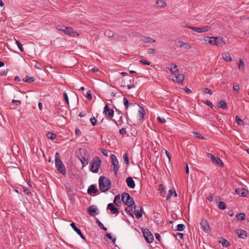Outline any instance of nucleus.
Returning a JSON list of instances; mask_svg holds the SVG:
<instances>
[{
	"instance_id": "680f3d73",
	"label": "nucleus",
	"mask_w": 249,
	"mask_h": 249,
	"mask_svg": "<svg viewBox=\"0 0 249 249\" xmlns=\"http://www.w3.org/2000/svg\"><path fill=\"white\" fill-rule=\"evenodd\" d=\"M119 132L121 135H124V134H126V131L125 130V128H122L120 130Z\"/></svg>"
},
{
	"instance_id": "f03ea898",
	"label": "nucleus",
	"mask_w": 249,
	"mask_h": 249,
	"mask_svg": "<svg viewBox=\"0 0 249 249\" xmlns=\"http://www.w3.org/2000/svg\"><path fill=\"white\" fill-rule=\"evenodd\" d=\"M122 200L124 204L128 207H134L135 208V203L132 197L129 194L124 193L122 195Z\"/></svg>"
},
{
	"instance_id": "3c124183",
	"label": "nucleus",
	"mask_w": 249,
	"mask_h": 249,
	"mask_svg": "<svg viewBox=\"0 0 249 249\" xmlns=\"http://www.w3.org/2000/svg\"><path fill=\"white\" fill-rule=\"evenodd\" d=\"M233 89L234 91L238 92L240 89L239 86L238 84L234 83L233 85Z\"/></svg>"
},
{
	"instance_id": "0e129e2a",
	"label": "nucleus",
	"mask_w": 249,
	"mask_h": 249,
	"mask_svg": "<svg viewBox=\"0 0 249 249\" xmlns=\"http://www.w3.org/2000/svg\"><path fill=\"white\" fill-rule=\"evenodd\" d=\"M60 155L58 152H56L55 154V162L57 161V160H60Z\"/></svg>"
},
{
	"instance_id": "a211bd4d",
	"label": "nucleus",
	"mask_w": 249,
	"mask_h": 249,
	"mask_svg": "<svg viewBox=\"0 0 249 249\" xmlns=\"http://www.w3.org/2000/svg\"><path fill=\"white\" fill-rule=\"evenodd\" d=\"M127 186L131 188H134L135 183L131 177H128L126 179Z\"/></svg>"
},
{
	"instance_id": "4c0bfd02",
	"label": "nucleus",
	"mask_w": 249,
	"mask_h": 249,
	"mask_svg": "<svg viewBox=\"0 0 249 249\" xmlns=\"http://www.w3.org/2000/svg\"><path fill=\"white\" fill-rule=\"evenodd\" d=\"M23 81L27 82L29 83H31L33 81H34L35 79L34 77H25L23 80Z\"/></svg>"
},
{
	"instance_id": "ea45409f",
	"label": "nucleus",
	"mask_w": 249,
	"mask_h": 249,
	"mask_svg": "<svg viewBox=\"0 0 249 249\" xmlns=\"http://www.w3.org/2000/svg\"><path fill=\"white\" fill-rule=\"evenodd\" d=\"M127 87L128 89L135 87L134 78H132L131 80H130V84H127Z\"/></svg>"
},
{
	"instance_id": "f704fd0d",
	"label": "nucleus",
	"mask_w": 249,
	"mask_h": 249,
	"mask_svg": "<svg viewBox=\"0 0 249 249\" xmlns=\"http://www.w3.org/2000/svg\"><path fill=\"white\" fill-rule=\"evenodd\" d=\"M144 42L145 43H154L155 42V40L153 38L149 36H143Z\"/></svg>"
},
{
	"instance_id": "a878e982",
	"label": "nucleus",
	"mask_w": 249,
	"mask_h": 249,
	"mask_svg": "<svg viewBox=\"0 0 249 249\" xmlns=\"http://www.w3.org/2000/svg\"><path fill=\"white\" fill-rule=\"evenodd\" d=\"M175 78L176 80L173 79V80L177 83H182L184 79V76L182 74H179L176 75Z\"/></svg>"
},
{
	"instance_id": "5701e85b",
	"label": "nucleus",
	"mask_w": 249,
	"mask_h": 249,
	"mask_svg": "<svg viewBox=\"0 0 249 249\" xmlns=\"http://www.w3.org/2000/svg\"><path fill=\"white\" fill-rule=\"evenodd\" d=\"M134 212L135 213L136 217L137 219L140 218L142 215V209L140 207V209H139V207L136 208V206L135 207Z\"/></svg>"
},
{
	"instance_id": "338daca9",
	"label": "nucleus",
	"mask_w": 249,
	"mask_h": 249,
	"mask_svg": "<svg viewBox=\"0 0 249 249\" xmlns=\"http://www.w3.org/2000/svg\"><path fill=\"white\" fill-rule=\"evenodd\" d=\"M75 134L78 136H80L81 135V132L78 128H76L75 129Z\"/></svg>"
},
{
	"instance_id": "b1692460",
	"label": "nucleus",
	"mask_w": 249,
	"mask_h": 249,
	"mask_svg": "<svg viewBox=\"0 0 249 249\" xmlns=\"http://www.w3.org/2000/svg\"><path fill=\"white\" fill-rule=\"evenodd\" d=\"M222 58L227 62H230L231 61L232 59L228 52L223 53L222 54Z\"/></svg>"
},
{
	"instance_id": "6ab92c4d",
	"label": "nucleus",
	"mask_w": 249,
	"mask_h": 249,
	"mask_svg": "<svg viewBox=\"0 0 249 249\" xmlns=\"http://www.w3.org/2000/svg\"><path fill=\"white\" fill-rule=\"evenodd\" d=\"M97 208L94 205L89 206L88 209V212L91 216H94L96 214Z\"/></svg>"
},
{
	"instance_id": "f3484780",
	"label": "nucleus",
	"mask_w": 249,
	"mask_h": 249,
	"mask_svg": "<svg viewBox=\"0 0 249 249\" xmlns=\"http://www.w3.org/2000/svg\"><path fill=\"white\" fill-rule=\"evenodd\" d=\"M167 68L172 73H175L178 72V71L177 65L173 63L169 64Z\"/></svg>"
},
{
	"instance_id": "58836bf2",
	"label": "nucleus",
	"mask_w": 249,
	"mask_h": 249,
	"mask_svg": "<svg viewBox=\"0 0 249 249\" xmlns=\"http://www.w3.org/2000/svg\"><path fill=\"white\" fill-rule=\"evenodd\" d=\"M185 229V226L183 224H179L177 225V230L179 231H184Z\"/></svg>"
},
{
	"instance_id": "052dcab7",
	"label": "nucleus",
	"mask_w": 249,
	"mask_h": 249,
	"mask_svg": "<svg viewBox=\"0 0 249 249\" xmlns=\"http://www.w3.org/2000/svg\"><path fill=\"white\" fill-rule=\"evenodd\" d=\"M12 104H14L16 105V106H18L19 105L21 104V101H19V100H15V99H13L12 101Z\"/></svg>"
},
{
	"instance_id": "f8f14e48",
	"label": "nucleus",
	"mask_w": 249,
	"mask_h": 249,
	"mask_svg": "<svg viewBox=\"0 0 249 249\" xmlns=\"http://www.w3.org/2000/svg\"><path fill=\"white\" fill-rule=\"evenodd\" d=\"M200 226L201 228L206 233H209L211 231V228L208 224V222L206 219H202L200 222Z\"/></svg>"
},
{
	"instance_id": "8fccbe9b",
	"label": "nucleus",
	"mask_w": 249,
	"mask_h": 249,
	"mask_svg": "<svg viewBox=\"0 0 249 249\" xmlns=\"http://www.w3.org/2000/svg\"><path fill=\"white\" fill-rule=\"evenodd\" d=\"M90 121L93 126H95L97 124V121L96 119L94 117H91L90 119Z\"/></svg>"
},
{
	"instance_id": "6e6d98bb",
	"label": "nucleus",
	"mask_w": 249,
	"mask_h": 249,
	"mask_svg": "<svg viewBox=\"0 0 249 249\" xmlns=\"http://www.w3.org/2000/svg\"><path fill=\"white\" fill-rule=\"evenodd\" d=\"M139 62L140 63H141L142 64H144V65H148V66L150 65V64H151L150 62L146 61L144 59L141 60H140Z\"/></svg>"
},
{
	"instance_id": "473e14b6",
	"label": "nucleus",
	"mask_w": 249,
	"mask_h": 249,
	"mask_svg": "<svg viewBox=\"0 0 249 249\" xmlns=\"http://www.w3.org/2000/svg\"><path fill=\"white\" fill-rule=\"evenodd\" d=\"M178 42L180 43L179 47H184L186 49H190L191 48V46L190 44L185 43L182 41H179Z\"/></svg>"
},
{
	"instance_id": "c9c22d12",
	"label": "nucleus",
	"mask_w": 249,
	"mask_h": 249,
	"mask_svg": "<svg viewBox=\"0 0 249 249\" xmlns=\"http://www.w3.org/2000/svg\"><path fill=\"white\" fill-rule=\"evenodd\" d=\"M236 217L237 220L243 221L245 219V214L244 213H239L236 215Z\"/></svg>"
},
{
	"instance_id": "0eeeda50",
	"label": "nucleus",
	"mask_w": 249,
	"mask_h": 249,
	"mask_svg": "<svg viewBox=\"0 0 249 249\" xmlns=\"http://www.w3.org/2000/svg\"><path fill=\"white\" fill-rule=\"evenodd\" d=\"M59 29L64 31L67 35L71 36L73 37H76L79 36V34L77 32L74 31L71 27L62 26L61 28H59Z\"/></svg>"
},
{
	"instance_id": "4468645a",
	"label": "nucleus",
	"mask_w": 249,
	"mask_h": 249,
	"mask_svg": "<svg viewBox=\"0 0 249 249\" xmlns=\"http://www.w3.org/2000/svg\"><path fill=\"white\" fill-rule=\"evenodd\" d=\"M71 226L73 228V229L74 230L75 232H77V233L79 235V236L81 237V238L83 239H85V236L83 235V233H82L81 230L78 229L74 223L72 222L71 224Z\"/></svg>"
},
{
	"instance_id": "13d9d810",
	"label": "nucleus",
	"mask_w": 249,
	"mask_h": 249,
	"mask_svg": "<svg viewBox=\"0 0 249 249\" xmlns=\"http://www.w3.org/2000/svg\"><path fill=\"white\" fill-rule=\"evenodd\" d=\"M63 96H64V98L65 100L66 101L67 104L68 105H69V98H68V95L66 92L63 93Z\"/></svg>"
},
{
	"instance_id": "bb28decb",
	"label": "nucleus",
	"mask_w": 249,
	"mask_h": 249,
	"mask_svg": "<svg viewBox=\"0 0 249 249\" xmlns=\"http://www.w3.org/2000/svg\"><path fill=\"white\" fill-rule=\"evenodd\" d=\"M113 40L125 41L126 40V37L124 36H120L117 34H115V35L113 36Z\"/></svg>"
},
{
	"instance_id": "423d86ee",
	"label": "nucleus",
	"mask_w": 249,
	"mask_h": 249,
	"mask_svg": "<svg viewBox=\"0 0 249 249\" xmlns=\"http://www.w3.org/2000/svg\"><path fill=\"white\" fill-rule=\"evenodd\" d=\"M55 167L60 173L62 174L63 176H65L66 175L65 165L61 160L55 161Z\"/></svg>"
},
{
	"instance_id": "ddd939ff",
	"label": "nucleus",
	"mask_w": 249,
	"mask_h": 249,
	"mask_svg": "<svg viewBox=\"0 0 249 249\" xmlns=\"http://www.w3.org/2000/svg\"><path fill=\"white\" fill-rule=\"evenodd\" d=\"M225 44L223 38L218 36L214 37L213 45H215L218 47H222Z\"/></svg>"
},
{
	"instance_id": "c756f323",
	"label": "nucleus",
	"mask_w": 249,
	"mask_h": 249,
	"mask_svg": "<svg viewBox=\"0 0 249 249\" xmlns=\"http://www.w3.org/2000/svg\"><path fill=\"white\" fill-rule=\"evenodd\" d=\"M113 202L115 204V205L120 206V205L121 204L120 195H117L115 196Z\"/></svg>"
},
{
	"instance_id": "5fc2aeb1",
	"label": "nucleus",
	"mask_w": 249,
	"mask_h": 249,
	"mask_svg": "<svg viewBox=\"0 0 249 249\" xmlns=\"http://www.w3.org/2000/svg\"><path fill=\"white\" fill-rule=\"evenodd\" d=\"M173 195V191L172 190H169L167 196L166 197V200H169L171 196Z\"/></svg>"
},
{
	"instance_id": "dca6fc26",
	"label": "nucleus",
	"mask_w": 249,
	"mask_h": 249,
	"mask_svg": "<svg viewBox=\"0 0 249 249\" xmlns=\"http://www.w3.org/2000/svg\"><path fill=\"white\" fill-rule=\"evenodd\" d=\"M107 209L110 211L112 214H116L119 213L118 209L115 207L112 203H109L107 205Z\"/></svg>"
},
{
	"instance_id": "774afa93",
	"label": "nucleus",
	"mask_w": 249,
	"mask_h": 249,
	"mask_svg": "<svg viewBox=\"0 0 249 249\" xmlns=\"http://www.w3.org/2000/svg\"><path fill=\"white\" fill-rule=\"evenodd\" d=\"M148 53L149 54H153L155 53V51L153 48H150L148 50Z\"/></svg>"
},
{
	"instance_id": "e433bc0d",
	"label": "nucleus",
	"mask_w": 249,
	"mask_h": 249,
	"mask_svg": "<svg viewBox=\"0 0 249 249\" xmlns=\"http://www.w3.org/2000/svg\"><path fill=\"white\" fill-rule=\"evenodd\" d=\"M47 136L49 139L54 140L56 138V135L53 133L48 132Z\"/></svg>"
},
{
	"instance_id": "39448f33",
	"label": "nucleus",
	"mask_w": 249,
	"mask_h": 249,
	"mask_svg": "<svg viewBox=\"0 0 249 249\" xmlns=\"http://www.w3.org/2000/svg\"><path fill=\"white\" fill-rule=\"evenodd\" d=\"M142 232L146 241L148 243H151L154 240V237L151 232L148 229H142Z\"/></svg>"
},
{
	"instance_id": "09e8293b",
	"label": "nucleus",
	"mask_w": 249,
	"mask_h": 249,
	"mask_svg": "<svg viewBox=\"0 0 249 249\" xmlns=\"http://www.w3.org/2000/svg\"><path fill=\"white\" fill-rule=\"evenodd\" d=\"M123 101H124V104L125 106V107L126 109H127L128 106H129V101L127 99V98H126L125 97H124L123 98Z\"/></svg>"
},
{
	"instance_id": "79ce46f5",
	"label": "nucleus",
	"mask_w": 249,
	"mask_h": 249,
	"mask_svg": "<svg viewBox=\"0 0 249 249\" xmlns=\"http://www.w3.org/2000/svg\"><path fill=\"white\" fill-rule=\"evenodd\" d=\"M218 207L220 209L224 210L226 207V203L223 201H220Z\"/></svg>"
},
{
	"instance_id": "de8ad7c7",
	"label": "nucleus",
	"mask_w": 249,
	"mask_h": 249,
	"mask_svg": "<svg viewBox=\"0 0 249 249\" xmlns=\"http://www.w3.org/2000/svg\"><path fill=\"white\" fill-rule=\"evenodd\" d=\"M123 159L125 164H129V160L128 155L127 153H125L123 156Z\"/></svg>"
},
{
	"instance_id": "20e7f679",
	"label": "nucleus",
	"mask_w": 249,
	"mask_h": 249,
	"mask_svg": "<svg viewBox=\"0 0 249 249\" xmlns=\"http://www.w3.org/2000/svg\"><path fill=\"white\" fill-rule=\"evenodd\" d=\"M80 155L79 157L82 164V167L83 168L85 166L88 164V159H89V155L88 154L87 151L84 149H80Z\"/></svg>"
},
{
	"instance_id": "7ed1b4c3",
	"label": "nucleus",
	"mask_w": 249,
	"mask_h": 249,
	"mask_svg": "<svg viewBox=\"0 0 249 249\" xmlns=\"http://www.w3.org/2000/svg\"><path fill=\"white\" fill-rule=\"evenodd\" d=\"M90 171L94 173L98 172L99 168L101 166V160L98 157H94L90 162Z\"/></svg>"
},
{
	"instance_id": "72a5a7b5",
	"label": "nucleus",
	"mask_w": 249,
	"mask_h": 249,
	"mask_svg": "<svg viewBox=\"0 0 249 249\" xmlns=\"http://www.w3.org/2000/svg\"><path fill=\"white\" fill-rule=\"evenodd\" d=\"M105 35L106 36H107V37H108L109 38H110V37L112 38L113 39V36L115 35V34H113V33L111 31L109 30H107L105 31Z\"/></svg>"
},
{
	"instance_id": "f257e3e1",
	"label": "nucleus",
	"mask_w": 249,
	"mask_h": 249,
	"mask_svg": "<svg viewBox=\"0 0 249 249\" xmlns=\"http://www.w3.org/2000/svg\"><path fill=\"white\" fill-rule=\"evenodd\" d=\"M99 189L102 192H106L109 190L111 186V183L108 178L101 176L99 179Z\"/></svg>"
},
{
	"instance_id": "a19ab883",
	"label": "nucleus",
	"mask_w": 249,
	"mask_h": 249,
	"mask_svg": "<svg viewBox=\"0 0 249 249\" xmlns=\"http://www.w3.org/2000/svg\"><path fill=\"white\" fill-rule=\"evenodd\" d=\"M235 121L236 123L238 125H243L244 124V122L242 120H241L238 116H236L235 117Z\"/></svg>"
},
{
	"instance_id": "4d7b16f0",
	"label": "nucleus",
	"mask_w": 249,
	"mask_h": 249,
	"mask_svg": "<svg viewBox=\"0 0 249 249\" xmlns=\"http://www.w3.org/2000/svg\"><path fill=\"white\" fill-rule=\"evenodd\" d=\"M157 120L159 122V123H160L161 124H164L166 122V121H165L164 118H162V117H160V116L158 117Z\"/></svg>"
},
{
	"instance_id": "9d476101",
	"label": "nucleus",
	"mask_w": 249,
	"mask_h": 249,
	"mask_svg": "<svg viewBox=\"0 0 249 249\" xmlns=\"http://www.w3.org/2000/svg\"><path fill=\"white\" fill-rule=\"evenodd\" d=\"M207 157L211 159L213 163L216 165H223L222 161L218 157H215L213 154L211 153H207Z\"/></svg>"
},
{
	"instance_id": "412c9836",
	"label": "nucleus",
	"mask_w": 249,
	"mask_h": 249,
	"mask_svg": "<svg viewBox=\"0 0 249 249\" xmlns=\"http://www.w3.org/2000/svg\"><path fill=\"white\" fill-rule=\"evenodd\" d=\"M203 40L206 44H211L213 45L214 37L205 36L203 38Z\"/></svg>"
},
{
	"instance_id": "7c9ffc66",
	"label": "nucleus",
	"mask_w": 249,
	"mask_h": 249,
	"mask_svg": "<svg viewBox=\"0 0 249 249\" xmlns=\"http://www.w3.org/2000/svg\"><path fill=\"white\" fill-rule=\"evenodd\" d=\"M156 4L157 6L163 7L166 5V3L162 0H158L156 2Z\"/></svg>"
},
{
	"instance_id": "c03bdc74",
	"label": "nucleus",
	"mask_w": 249,
	"mask_h": 249,
	"mask_svg": "<svg viewBox=\"0 0 249 249\" xmlns=\"http://www.w3.org/2000/svg\"><path fill=\"white\" fill-rule=\"evenodd\" d=\"M194 136L196 138H198V139H204L205 138L201 135V134L198 133V132H194Z\"/></svg>"
},
{
	"instance_id": "1a4fd4ad",
	"label": "nucleus",
	"mask_w": 249,
	"mask_h": 249,
	"mask_svg": "<svg viewBox=\"0 0 249 249\" xmlns=\"http://www.w3.org/2000/svg\"><path fill=\"white\" fill-rule=\"evenodd\" d=\"M103 113L106 115H107L108 117L112 119L114 115V110L111 109H109L107 105H106L104 107V109L103 111ZM112 121H113L117 125H118L117 122L113 119H111Z\"/></svg>"
},
{
	"instance_id": "9b49d317",
	"label": "nucleus",
	"mask_w": 249,
	"mask_h": 249,
	"mask_svg": "<svg viewBox=\"0 0 249 249\" xmlns=\"http://www.w3.org/2000/svg\"><path fill=\"white\" fill-rule=\"evenodd\" d=\"M187 28L192 29L193 31L196 32L197 33H204L209 31L210 29V27L205 26L201 28H198L196 27H192L190 26H187Z\"/></svg>"
},
{
	"instance_id": "393cba45",
	"label": "nucleus",
	"mask_w": 249,
	"mask_h": 249,
	"mask_svg": "<svg viewBox=\"0 0 249 249\" xmlns=\"http://www.w3.org/2000/svg\"><path fill=\"white\" fill-rule=\"evenodd\" d=\"M98 190L97 189L94 185H91L88 189V193L91 194V193H96Z\"/></svg>"
},
{
	"instance_id": "bf43d9fd",
	"label": "nucleus",
	"mask_w": 249,
	"mask_h": 249,
	"mask_svg": "<svg viewBox=\"0 0 249 249\" xmlns=\"http://www.w3.org/2000/svg\"><path fill=\"white\" fill-rule=\"evenodd\" d=\"M204 103L206 104L208 106H209L211 108H213V104L212 103V102H211L209 100H206L204 102Z\"/></svg>"
},
{
	"instance_id": "864d4df0",
	"label": "nucleus",
	"mask_w": 249,
	"mask_h": 249,
	"mask_svg": "<svg viewBox=\"0 0 249 249\" xmlns=\"http://www.w3.org/2000/svg\"><path fill=\"white\" fill-rule=\"evenodd\" d=\"M86 98L89 100H91L92 99V94L90 90H88L86 94Z\"/></svg>"
},
{
	"instance_id": "cd10ccee",
	"label": "nucleus",
	"mask_w": 249,
	"mask_h": 249,
	"mask_svg": "<svg viewBox=\"0 0 249 249\" xmlns=\"http://www.w3.org/2000/svg\"><path fill=\"white\" fill-rule=\"evenodd\" d=\"M218 107L223 109H228L227 105L224 100H221L218 103Z\"/></svg>"
},
{
	"instance_id": "e2e57ef3",
	"label": "nucleus",
	"mask_w": 249,
	"mask_h": 249,
	"mask_svg": "<svg viewBox=\"0 0 249 249\" xmlns=\"http://www.w3.org/2000/svg\"><path fill=\"white\" fill-rule=\"evenodd\" d=\"M207 198L210 201H213V196L211 193H209L207 197Z\"/></svg>"
},
{
	"instance_id": "69168bd1",
	"label": "nucleus",
	"mask_w": 249,
	"mask_h": 249,
	"mask_svg": "<svg viewBox=\"0 0 249 249\" xmlns=\"http://www.w3.org/2000/svg\"><path fill=\"white\" fill-rule=\"evenodd\" d=\"M101 152L103 153V154L106 156H108V152L107 151V150L105 149H103V148H101Z\"/></svg>"
},
{
	"instance_id": "2eb2a0df",
	"label": "nucleus",
	"mask_w": 249,
	"mask_h": 249,
	"mask_svg": "<svg viewBox=\"0 0 249 249\" xmlns=\"http://www.w3.org/2000/svg\"><path fill=\"white\" fill-rule=\"evenodd\" d=\"M235 232L236 234L238 235L239 238L245 239L247 236V232L244 230L237 229L235 231Z\"/></svg>"
},
{
	"instance_id": "6e6552de",
	"label": "nucleus",
	"mask_w": 249,
	"mask_h": 249,
	"mask_svg": "<svg viewBox=\"0 0 249 249\" xmlns=\"http://www.w3.org/2000/svg\"><path fill=\"white\" fill-rule=\"evenodd\" d=\"M110 159L111 160V162H112V164L113 166V171L114 172V174L115 175L117 174V173L119 170V162H118V160L117 159V158L116 157V156L113 155V154H111V156H110Z\"/></svg>"
},
{
	"instance_id": "c85d7f7f",
	"label": "nucleus",
	"mask_w": 249,
	"mask_h": 249,
	"mask_svg": "<svg viewBox=\"0 0 249 249\" xmlns=\"http://www.w3.org/2000/svg\"><path fill=\"white\" fill-rule=\"evenodd\" d=\"M133 208L134 207H127L125 209V212L127 213L128 214H129L130 216H132V217H134L133 215Z\"/></svg>"
},
{
	"instance_id": "4be33fe9",
	"label": "nucleus",
	"mask_w": 249,
	"mask_h": 249,
	"mask_svg": "<svg viewBox=\"0 0 249 249\" xmlns=\"http://www.w3.org/2000/svg\"><path fill=\"white\" fill-rule=\"evenodd\" d=\"M219 242L221 243L223 247H228L230 246V244L229 241L224 238L223 237H221L219 239Z\"/></svg>"
},
{
	"instance_id": "a18cd8bd",
	"label": "nucleus",
	"mask_w": 249,
	"mask_h": 249,
	"mask_svg": "<svg viewBox=\"0 0 249 249\" xmlns=\"http://www.w3.org/2000/svg\"><path fill=\"white\" fill-rule=\"evenodd\" d=\"M244 67V61L242 59L239 61L238 68L239 69H243Z\"/></svg>"
},
{
	"instance_id": "2f4dec72",
	"label": "nucleus",
	"mask_w": 249,
	"mask_h": 249,
	"mask_svg": "<svg viewBox=\"0 0 249 249\" xmlns=\"http://www.w3.org/2000/svg\"><path fill=\"white\" fill-rule=\"evenodd\" d=\"M139 115L140 119H142L145 115V110L144 108L140 107V109L139 110Z\"/></svg>"
},
{
	"instance_id": "aec40b11",
	"label": "nucleus",
	"mask_w": 249,
	"mask_h": 249,
	"mask_svg": "<svg viewBox=\"0 0 249 249\" xmlns=\"http://www.w3.org/2000/svg\"><path fill=\"white\" fill-rule=\"evenodd\" d=\"M235 192L236 194L240 195L241 196L245 197L246 196L245 192H247L248 191L245 188H242L241 190L240 189H236Z\"/></svg>"
},
{
	"instance_id": "37998d69",
	"label": "nucleus",
	"mask_w": 249,
	"mask_h": 249,
	"mask_svg": "<svg viewBox=\"0 0 249 249\" xmlns=\"http://www.w3.org/2000/svg\"><path fill=\"white\" fill-rule=\"evenodd\" d=\"M16 43L17 45V46H18V47L19 49L20 50V51L21 52H23L24 50H23V48L22 47V45L20 43V42L19 41H18L17 40H16Z\"/></svg>"
},
{
	"instance_id": "49530a36",
	"label": "nucleus",
	"mask_w": 249,
	"mask_h": 249,
	"mask_svg": "<svg viewBox=\"0 0 249 249\" xmlns=\"http://www.w3.org/2000/svg\"><path fill=\"white\" fill-rule=\"evenodd\" d=\"M12 148L15 154L18 153V146L17 144H14L12 145Z\"/></svg>"
},
{
	"instance_id": "603ef678",
	"label": "nucleus",
	"mask_w": 249,
	"mask_h": 249,
	"mask_svg": "<svg viewBox=\"0 0 249 249\" xmlns=\"http://www.w3.org/2000/svg\"><path fill=\"white\" fill-rule=\"evenodd\" d=\"M203 92L205 93L209 94L210 95H212L213 94L212 91L210 89L207 88L203 89Z\"/></svg>"
}]
</instances>
